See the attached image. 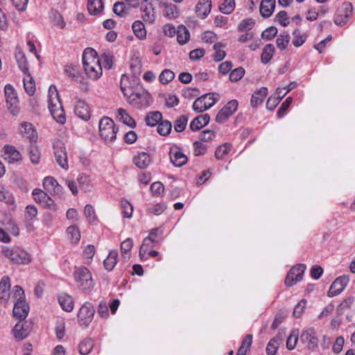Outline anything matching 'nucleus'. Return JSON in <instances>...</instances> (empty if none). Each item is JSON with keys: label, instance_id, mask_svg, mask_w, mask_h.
<instances>
[{"label": "nucleus", "instance_id": "1", "mask_svg": "<svg viewBox=\"0 0 355 355\" xmlns=\"http://www.w3.org/2000/svg\"><path fill=\"white\" fill-rule=\"evenodd\" d=\"M83 64L87 77L93 80H97L103 74L101 60L96 51L92 48H87L83 53Z\"/></svg>", "mask_w": 355, "mask_h": 355}, {"label": "nucleus", "instance_id": "2", "mask_svg": "<svg viewBox=\"0 0 355 355\" xmlns=\"http://www.w3.org/2000/svg\"><path fill=\"white\" fill-rule=\"evenodd\" d=\"M48 107L53 118L59 123L64 124L66 117L60 98L55 85H51L48 92Z\"/></svg>", "mask_w": 355, "mask_h": 355}, {"label": "nucleus", "instance_id": "3", "mask_svg": "<svg viewBox=\"0 0 355 355\" xmlns=\"http://www.w3.org/2000/svg\"><path fill=\"white\" fill-rule=\"evenodd\" d=\"M121 89L125 96L127 97L130 104L137 108H141L147 104L149 94L142 87L136 88L134 90L121 86Z\"/></svg>", "mask_w": 355, "mask_h": 355}, {"label": "nucleus", "instance_id": "4", "mask_svg": "<svg viewBox=\"0 0 355 355\" xmlns=\"http://www.w3.org/2000/svg\"><path fill=\"white\" fill-rule=\"evenodd\" d=\"M73 277L78 286L85 292L90 291L94 287V282L92 273L85 266H76L73 271Z\"/></svg>", "mask_w": 355, "mask_h": 355}, {"label": "nucleus", "instance_id": "5", "mask_svg": "<svg viewBox=\"0 0 355 355\" xmlns=\"http://www.w3.org/2000/svg\"><path fill=\"white\" fill-rule=\"evenodd\" d=\"M3 253L5 257L16 264H28L31 260V255L17 246L5 248L3 249Z\"/></svg>", "mask_w": 355, "mask_h": 355}, {"label": "nucleus", "instance_id": "6", "mask_svg": "<svg viewBox=\"0 0 355 355\" xmlns=\"http://www.w3.org/2000/svg\"><path fill=\"white\" fill-rule=\"evenodd\" d=\"M220 98L216 93H209L197 98L193 103V110L198 113L202 112L211 107Z\"/></svg>", "mask_w": 355, "mask_h": 355}, {"label": "nucleus", "instance_id": "7", "mask_svg": "<svg viewBox=\"0 0 355 355\" xmlns=\"http://www.w3.org/2000/svg\"><path fill=\"white\" fill-rule=\"evenodd\" d=\"M100 135L105 141H114L116 138L118 128L109 117H103L99 121Z\"/></svg>", "mask_w": 355, "mask_h": 355}, {"label": "nucleus", "instance_id": "8", "mask_svg": "<svg viewBox=\"0 0 355 355\" xmlns=\"http://www.w3.org/2000/svg\"><path fill=\"white\" fill-rule=\"evenodd\" d=\"M4 94L8 110L12 114L16 115L19 112V100L15 89L8 84L4 87Z\"/></svg>", "mask_w": 355, "mask_h": 355}, {"label": "nucleus", "instance_id": "9", "mask_svg": "<svg viewBox=\"0 0 355 355\" xmlns=\"http://www.w3.org/2000/svg\"><path fill=\"white\" fill-rule=\"evenodd\" d=\"M53 149L55 158L57 163L62 168L67 170L69 168L67 153L64 143L60 140H56L53 142Z\"/></svg>", "mask_w": 355, "mask_h": 355}, {"label": "nucleus", "instance_id": "10", "mask_svg": "<svg viewBox=\"0 0 355 355\" xmlns=\"http://www.w3.org/2000/svg\"><path fill=\"white\" fill-rule=\"evenodd\" d=\"M95 310L90 302H85L80 309L78 313V321L81 326L87 327L92 322Z\"/></svg>", "mask_w": 355, "mask_h": 355}, {"label": "nucleus", "instance_id": "11", "mask_svg": "<svg viewBox=\"0 0 355 355\" xmlns=\"http://www.w3.org/2000/svg\"><path fill=\"white\" fill-rule=\"evenodd\" d=\"M306 265L300 263L293 266L288 272L286 279L285 284L287 286H293L297 282L302 279V276L306 270Z\"/></svg>", "mask_w": 355, "mask_h": 355}, {"label": "nucleus", "instance_id": "12", "mask_svg": "<svg viewBox=\"0 0 355 355\" xmlns=\"http://www.w3.org/2000/svg\"><path fill=\"white\" fill-rule=\"evenodd\" d=\"M353 6L349 2H345L338 9L334 17V23L338 26L345 25L352 15Z\"/></svg>", "mask_w": 355, "mask_h": 355}, {"label": "nucleus", "instance_id": "13", "mask_svg": "<svg viewBox=\"0 0 355 355\" xmlns=\"http://www.w3.org/2000/svg\"><path fill=\"white\" fill-rule=\"evenodd\" d=\"M238 107V102L236 100L229 101L217 114L216 121L219 123H224L231 116Z\"/></svg>", "mask_w": 355, "mask_h": 355}, {"label": "nucleus", "instance_id": "14", "mask_svg": "<svg viewBox=\"0 0 355 355\" xmlns=\"http://www.w3.org/2000/svg\"><path fill=\"white\" fill-rule=\"evenodd\" d=\"M300 340L306 344V347L309 349H314L318 345V338L313 328L304 330L300 336Z\"/></svg>", "mask_w": 355, "mask_h": 355}, {"label": "nucleus", "instance_id": "15", "mask_svg": "<svg viewBox=\"0 0 355 355\" xmlns=\"http://www.w3.org/2000/svg\"><path fill=\"white\" fill-rule=\"evenodd\" d=\"M348 282L349 277L346 275L336 278L329 288L327 293L328 296L332 297L340 294L345 289Z\"/></svg>", "mask_w": 355, "mask_h": 355}, {"label": "nucleus", "instance_id": "16", "mask_svg": "<svg viewBox=\"0 0 355 355\" xmlns=\"http://www.w3.org/2000/svg\"><path fill=\"white\" fill-rule=\"evenodd\" d=\"M171 163L177 167L184 165L187 162V157L177 146H173L169 153Z\"/></svg>", "mask_w": 355, "mask_h": 355}, {"label": "nucleus", "instance_id": "17", "mask_svg": "<svg viewBox=\"0 0 355 355\" xmlns=\"http://www.w3.org/2000/svg\"><path fill=\"white\" fill-rule=\"evenodd\" d=\"M29 306L24 299H17L13 308V315L20 320H24L28 313Z\"/></svg>", "mask_w": 355, "mask_h": 355}, {"label": "nucleus", "instance_id": "18", "mask_svg": "<svg viewBox=\"0 0 355 355\" xmlns=\"http://www.w3.org/2000/svg\"><path fill=\"white\" fill-rule=\"evenodd\" d=\"M285 336L284 332H278L275 337L270 339L266 346V353L268 355H275L279 345L283 342Z\"/></svg>", "mask_w": 355, "mask_h": 355}, {"label": "nucleus", "instance_id": "19", "mask_svg": "<svg viewBox=\"0 0 355 355\" xmlns=\"http://www.w3.org/2000/svg\"><path fill=\"white\" fill-rule=\"evenodd\" d=\"M76 115L84 121H88L90 119L89 107L85 101L78 100L74 107Z\"/></svg>", "mask_w": 355, "mask_h": 355}, {"label": "nucleus", "instance_id": "20", "mask_svg": "<svg viewBox=\"0 0 355 355\" xmlns=\"http://www.w3.org/2000/svg\"><path fill=\"white\" fill-rule=\"evenodd\" d=\"M19 131L23 137L28 139L30 141H35L37 132L31 123L23 122L20 124Z\"/></svg>", "mask_w": 355, "mask_h": 355}, {"label": "nucleus", "instance_id": "21", "mask_svg": "<svg viewBox=\"0 0 355 355\" xmlns=\"http://www.w3.org/2000/svg\"><path fill=\"white\" fill-rule=\"evenodd\" d=\"M211 0H200L196 6V12L202 19L205 18L211 12Z\"/></svg>", "mask_w": 355, "mask_h": 355}, {"label": "nucleus", "instance_id": "22", "mask_svg": "<svg viewBox=\"0 0 355 355\" xmlns=\"http://www.w3.org/2000/svg\"><path fill=\"white\" fill-rule=\"evenodd\" d=\"M275 0H261L260 4V14L264 18L272 15L275 8Z\"/></svg>", "mask_w": 355, "mask_h": 355}, {"label": "nucleus", "instance_id": "23", "mask_svg": "<svg viewBox=\"0 0 355 355\" xmlns=\"http://www.w3.org/2000/svg\"><path fill=\"white\" fill-rule=\"evenodd\" d=\"M10 278L7 276L3 277L0 282V299L5 303L8 302L10 293Z\"/></svg>", "mask_w": 355, "mask_h": 355}, {"label": "nucleus", "instance_id": "24", "mask_svg": "<svg viewBox=\"0 0 355 355\" xmlns=\"http://www.w3.org/2000/svg\"><path fill=\"white\" fill-rule=\"evenodd\" d=\"M209 114H205L198 116L190 123L189 128L192 131H197L206 125L209 121Z\"/></svg>", "mask_w": 355, "mask_h": 355}, {"label": "nucleus", "instance_id": "25", "mask_svg": "<svg viewBox=\"0 0 355 355\" xmlns=\"http://www.w3.org/2000/svg\"><path fill=\"white\" fill-rule=\"evenodd\" d=\"M43 185L44 189L49 192H53L55 194H58L62 189V187L58 183V182L51 176L46 177L43 181Z\"/></svg>", "mask_w": 355, "mask_h": 355}, {"label": "nucleus", "instance_id": "26", "mask_svg": "<svg viewBox=\"0 0 355 355\" xmlns=\"http://www.w3.org/2000/svg\"><path fill=\"white\" fill-rule=\"evenodd\" d=\"M267 94L268 88L266 87H262L256 91L252 96L250 101L251 105L253 107H256L259 105L261 104Z\"/></svg>", "mask_w": 355, "mask_h": 355}, {"label": "nucleus", "instance_id": "27", "mask_svg": "<svg viewBox=\"0 0 355 355\" xmlns=\"http://www.w3.org/2000/svg\"><path fill=\"white\" fill-rule=\"evenodd\" d=\"M14 336L16 339L21 340L29 334V329L24 322H19L13 328Z\"/></svg>", "mask_w": 355, "mask_h": 355}, {"label": "nucleus", "instance_id": "28", "mask_svg": "<svg viewBox=\"0 0 355 355\" xmlns=\"http://www.w3.org/2000/svg\"><path fill=\"white\" fill-rule=\"evenodd\" d=\"M151 162L150 155L144 152L139 153L134 158L135 164L139 168H146Z\"/></svg>", "mask_w": 355, "mask_h": 355}, {"label": "nucleus", "instance_id": "29", "mask_svg": "<svg viewBox=\"0 0 355 355\" xmlns=\"http://www.w3.org/2000/svg\"><path fill=\"white\" fill-rule=\"evenodd\" d=\"M58 302L62 309L67 312H71L73 309V301L71 296L67 294H62L58 297Z\"/></svg>", "mask_w": 355, "mask_h": 355}, {"label": "nucleus", "instance_id": "30", "mask_svg": "<svg viewBox=\"0 0 355 355\" xmlns=\"http://www.w3.org/2000/svg\"><path fill=\"white\" fill-rule=\"evenodd\" d=\"M155 12L151 3L147 4L145 8L142 10V19L143 20L152 24L155 21Z\"/></svg>", "mask_w": 355, "mask_h": 355}, {"label": "nucleus", "instance_id": "31", "mask_svg": "<svg viewBox=\"0 0 355 355\" xmlns=\"http://www.w3.org/2000/svg\"><path fill=\"white\" fill-rule=\"evenodd\" d=\"M118 252L112 250L110 252L108 256L105 259L103 264L105 268L108 271H112L117 263Z\"/></svg>", "mask_w": 355, "mask_h": 355}, {"label": "nucleus", "instance_id": "32", "mask_svg": "<svg viewBox=\"0 0 355 355\" xmlns=\"http://www.w3.org/2000/svg\"><path fill=\"white\" fill-rule=\"evenodd\" d=\"M117 119L123 123L127 125L130 128H134L136 125L135 120L128 114L125 110L119 108L117 110Z\"/></svg>", "mask_w": 355, "mask_h": 355}, {"label": "nucleus", "instance_id": "33", "mask_svg": "<svg viewBox=\"0 0 355 355\" xmlns=\"http://www.w3.org/2000/svg\"><path fill=\"white\" fill-rule=\"evenodd\" d=\"M132 29L138 39L144 40L146 38V30L144 24L141 21H135L132 25Z\"/></svg>", "mask_w": 355, "mask_h": 355}, {"label": "nucleus", "instance_id": "34", "mask_svg": "<svg viewBox=\"0 0 355 355\" xmlns=\"http://www.w3.org/2000/svg\"><path fill=\"white\" fill-rule=\"evenodd\" d=\"M275 53V46L272 44H266L261 55V61L263 64L268 63L273 57Z\"/></svg>", "mask_w": 355, "mask_h": 355}, {"label": "nucleus", "instance_id": "35", "mask_svg": "<svg viewBox=\"0 0 355 355\" xmlns=\"http://www.w3.org/2000/svg\"><path fill=\"white\" fill-rule=\"evenodd\" d=\"M103 9V3L101 0H89L87 10L91 15H96Z\"/></svg>", "mask_w": 355, "mask_h": 355}, {"label": "nucleus", "instance_id": "36", "mask_svg": "<svg viewBox=\"0 0 355 355\" xmlns=\"http://www.w3.org/2000/svg\"><path fill=\"white\" fill-rule=\"evenodd\" d=\"M177 41L180 44H186L190 37V34L187 28L183 26H178L177 28Z\"/></svg>", "mask_w": 355, "mask_h": 355}, {"label": "nucleus", "instance_id": "37", "mask_svg": "<svg viewBox=\"0 0 355 355\" xmlns=\"http://www.w3.org/2000/svg\"><path fill=\"white\" fill-rule=\"evenodd\" d=\"M15 58L19 68L24 73H27L28 72V63L24 53L20 49L16 51Z\"/></svg>", "mask_w": 355, "mask_h": 355}, {"label": "nucleus", "instance_id": "38", "mask_svg": "<svg viewBox=\"0 0 355 355\" xmlns=\"http://www.w3.org/2000/svg\"><path fill=\"white\" fill-rule=\"evenodd\" d=\"M24 78V87L26 93L32 96L35 92V85L31 75L28 72Z\"/></svg>", "mask_w": 355, "mask_h": 355}, {"label": "nucleus", "instance_id": "39", "mask_svg": "<svg viewBox=\"0 0 355 355\" xmlns=\"http://www.w3.org/2000/svg\"><path fill=\"white\" fill-rule=\"evenodd\" d=\"M162 119V115L159 112H153L147 114L145 121L147 125L155 126L159 124Z\"/></svg>", "mask_w": 355, "mask_h": 355}, {"label": "nucleus", "instance_id": "40", "mask_svg": "<svg viewBox=\"0 0 355 355\" xmlns=\"http://www.w3.org/2000/svg\"><path fill=\"white\" fill-rule=\"evenodd\" d=\"M154 242V240L151 239L149 237H146L139 249V257L141 260H146L148 259V257L146 256V252L149 248L152 247V243Z\"/></svg>", "mask_w": 355, "mask_h": 355}, {"label": "nucleus", "instance_id": "41", "mask_svg": "<svg viewBox=\"0 0 355 355\" xmlns=\"http://www.w3.org/2000/svg\"><path fill=\"white\" fill-rule=\"evenodd\" d=\"M94 347V343L92 339H84L78 346L79 352L82 355H87L90 353Z\"/></svg>", "mask_w": 355, "mask_h": 355}, {"label": "nucleus", "instance_id": "42", "mask_svg": "<svg viewBox=\"0 0 355 355\" xmlns=\"http://www.w3.org/2000/svg\"><path fill=\"white\" fill-rule=\"evenodd\" d=\"M224 47L225 46L220 42H217L214 44L213 48L215 51V53L213 57L216 62H220L225 58L226 53L223 49Z\"/></svg>", "mask_w": 355, "mask_h": 355}, {"label": "nucleus", "instance_id": "43", "mask_svg": "<svg viewBox=\"0 0 355 355\" xmlns=\"http://www.w3.org/2000/svg\"><path fill=\"white\" fill-rule=\"evenodd\" d=\"M120 203L123 216L127 218H131L133 212L132 204L125 199H121Z\"/></svg>", "mask_w": 355, "mask_h": 355}, {"label": "nucleus", "instance_id": "44", "mask_svg": "<svg viewBox=\"0 0 355 355\" xmlns=\"http://www.w3.org/2000/svg\"><path fill=\"white\" fill-rule=\"evenodd\" d=\"M29 158L31 162L34 164H39L40 161V151L37 146L31 144L28 150Z\"/></svg>", "mask_w": 355, "mask_h": 355}, {"label": "nucleus", "instance_id": "45", "mask_svg": "<svg viewBox=\"0 0 355 355\" xmlns=\"http://www.w3.org/2000/svg\"><path fill=\"white\" fill-rule=\"evenodd\" d=\"M290 36L288 33H282L276 40V45L280 50H284L289 44Z\"/></svg>", "mask_w": 355, "mask_h": 355}, {"label": "nucleus", "instance_id": "46", "mask_svg": "<svg viewBox=\"0 0 355 355\" xmlns=\"http://www.w3.org/2000/svg\"><path fill=\"white\" fill-rule=\"evenodd\" d=\"M293 44L296 47L301 46L306 40V34L302 33L299 29H295L293 32Z\"/></svg>", "mask_w": 355, "mask_h": 355}, {"label": "nucleus", "instance_id": "47", "mask_svg": "<svg viewBox=\"0 0 355 355\" xmlns=\"http://www.w3.org/2000/svg\"><path fill=\"white\" fill-rule=\"evenodd\" d=\"M189 118L186 115H181L174 122V129L178 132H182L185 130Z\"/></svg>", "mask_w": 355, "mask_h": 355}, {"label": "nucleus", "instance_id": "48", "mask_svg": "<svg viewBox=\"0 0 355 355\" xmlns=\"http://www.w3.org/2000/svg\"><path fill=\"white\" fill-rule=\"evenodd\" d=\"M6 153L8 155L9 159L12 162H18L21 159V155L20 153L12 146H6Z\"/></svg>", "mask_w": 355, "mask_h": 355}, {"label": "nucleus", "instance_id": "49", "mask_svg": "<svg viewBox=\"0 0 355 355\" xmlns=\"http://www.w3.org/2000/svg\"><path fill=\"white\" fill-rule=\"evenodd\" d=\"M171 123L168 120H165L159 123L157 126V132L161 135L166 136L171 132Z\"/></svg>", "mask_w": 355, "mask_h": 355}, {"label": "nucleus", "instance_id": "50", "mask_svg": "<svg viewBox=\"0 0 355 355\" xmlns=\"http://www.w3.org/2000/svg\"><path fill=\"white\" fill-rule=\"evenodd\" d=\"M166 209V205L164 202H159L155 205H153L150 206L147 209V212L148 214H153L154 215L158 216L162 214L165 209Z\"/></svg>", "mask_w": 355, "mask_h": 355}, {"label": "nucleus", "instance_id": "51", "mask_svg": "<svg viewBox=\"0 0 355 355\" xmlns=\"http://www.w3.org/2000/svg\"><path fill=\"white\" fill-rule=\"evenodd\" d=\"M235 8L234 0H224V2L220 6L221 12L228 15L233 12Z\"/></svg>", "mask_w": 355, "mask_h": 355}, {"label": "nucleus", "instance_id": "52", "mask_svg": "<svg viewBox=\"0 0 355 355\" xmlns=\"http://www.w3.org/2000/svg\"><path fill=\"white\" fill-rule=\"evenodd\" d=\"M175 78V73L170 69H164L159 75V80L162 84H168Z\"/></svg>", "mask_w": 355, "mask_h": 355}, {"label": "nucleus", "instance_id": "53", "mask_svg": "<svg viewBox=\"0 0 355 355\" xmlns=\"http://www.w3.org/2000/svg\"><path fill=\"white\" fill-rule=\"evenodd\" d=\"M67 232L70 235V239L73 242H78L80 239V233L79 229L76 225L68 227Z\"/></svg>", "mask_w": 355, "mask_h": 355}, {"label": "nucleus", "instance_id": "54", "mask_svg": "<svg viewBox=\"0 0 355 355\" xmlns=\"http://www.w3.org/2000/svg\"><path fill=\"white\" fill-rule=\"evenodd\" d=\"M98 314L102 318H107L109 316V306L105 300H101L99 302L98 310Z\"/></svg>", "mask_w": 355, "mask_h": 355}, {"label": "nucleus", "instance_id": "55", "mask_svg": "<svg viewBox=\"0 0 355 355\" xmlns=\"http://www.w3.org/2000/svg\"><path fill=\"white\" fill-rule=\"evenodd\" d=\"M231 149V146L229 144H225L220 146H219L216 152L215 157L218 159H221L224 157L225 155L229 153Z\"/></svg>", "mask_w": 355, "mask_h": 355}, {"label": "nucleus", "instance_id": "56", "mask_svg": "<svg viewBox=\"0 0 355 355\" xmlns=\"http://www.w3.org/2000/svg\"><path fill=\"white\" fill-rule=\"evenodd\" d=\"M101 60H103V66L105 69H112L114 62V56L111 53H103L101 55Z\"/></svg>", "mask_w": 355, "mask_h": 355}, {"label": "nucleus", "instance_id": "57", "mask_svg": "<svg viewBox=\"0 0 355 355\" xmlns=\"http://www.w3.org/2000/svg\"><path fill=\"white\" fill-rule=\"evenodd\" d=\"M298 336L299 334L297 330L292 331L286 341V347L288 349H293L295 347L298 340Z\"/></svg>", "mask_w": 355, "mask_h": 355}, {"label": "nucleus", "instance_id": "58", "mask_svg": "<svg viewBox=\"0 0 355 355\" xmlns=\"http://www.w3.org/2000/svg\"><path fill=\"white\" fill-rule=\"evenodd\" d=\"M244 74V69L243 67H238L230 72V80L232 82H237L243 77Z\"/></svg>", "mask_w": 355, "mask_h": 355}, {"label": "nucleus", "instance_id": "59", "mask_svg": "<svg viewBox=\"0 0 355 355\" xmlns=\"http://www.w3.org/2000/svg\"><path fill=\"white\" fill-rule=\"evenodd\" d=\"M292 101H293L292 97H288L282 103V104L281 105V106L279 108L277 113L278 118H282L286 114Z\"/></svg>", "mask_w": 355, "mask_h": 355}, {"label": "nucleus", "instance_id": "60", "mask_svg": "<svg viewBox=\"0 0 355 355\" xmlns=\"http://www.w3.org/2000/svg\"><path fill=\"white\" fill-rule=\"evenodd\" d=\"M306 306V301L305 300H300L295 306L293 310V316L296 318L301 317L302 314L305 310Z\"/></svg>", "mask_w": 355, "mask_h": 355}, {"label": "nucleus", "instance_id": "61", "mask_svg": "<svg viewBox=\"0 0 355 355\" xmlns=\"http://www.w3.org/2000/svg\"><path fill=\"white\" fill-rule=\"evenodd\" d=\"M254 24L255 22L254 19L251 18L245 19L241 21V22L239 24L238 29L240 31H250L253 28Z\"/></svg>", "mask_w": 355, "mask_h": 355}, {"label": "nucleus", "instance_id": "62", "mask_svg": "<svg viewBox=\"0 0 355 355\" xmlns=\"http://www.w3.org/2000/svg\"><path fill=\"white\" fill-rule=\"evenodd\" d=\"M32 196L34 200L39 204H42V202H44V200L46 199V193L40 189H34L32 192Z\"/></svg>", "mask_w": 355, "mask_h": 355}, {"label": "nucleus", "instance_id": "63", "mask_svg": "<svg viewBox=\"0 0 355 355\" xmlns=\"http://www.w3.org/2000/svg\"><path fill=\"white\" fill-rule=\"evenodd\" d=\"M37 215V209L34 205H28L25 209V218L26 220L32 221Z\"/></svg>", "mask_w": 355, "mask_h": 355}, {"label": "nucleus", "instance_id": "64", "mask_svg": "<svg viewBox=\"0 0 355 355\" xmlns=\"http://www.w3.org/2000/svg\"><path fill=\"white\" fill-rule=\"evenodd\" d=\"M113 12L119 17H124L127 15L125 6L123 2H116L113 6Z\"/></svg>", "mask_w": 355, "mask_h": 355}]
</instances>
